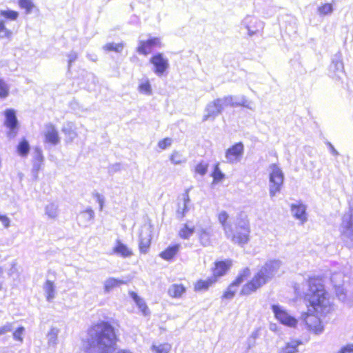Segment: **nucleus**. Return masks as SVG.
I'll return each instance as SVG.
<instances>
[{
    "instance_id": "obj_1",
    "label": "nucleus",
    "mask_w": 353,
    "mask_h": 353,
    "mask_svg": "<svg viewBox=\"0 0 353 353\" xmlns=\"http://www.w3.org/2000/svg\"><path fill=\"white\" fill-rule=\"evenodd\" d=\"M307 286V292L304 294V299L307 302V310L303 314V319L308 330L318 334L324 329L320 316L330 313L332 305L321 276L308 277Z\"/></svg>"
},
{
    "instance_id": "obj_2",
    "label": "nucleus",
    "mask_w": 353,
    "mask_h": 353,
    "mask_svg": "<svg viewBox=\"0 0 353 353\" xmlns=\"http://www.w3.org/2000/svg\"><path fill=\"white\" fill-rule=\"evenodd\" d=\"M89 332L94 334L97 346L103 353H108L115 349L119 341L115 329L108 321H99L89 328Z\"/></svg>"
},
{
    "instance_id": "obj_3",
    "label": "nucleus",
    "mask_w": 353,
    "mask_h": 353,
    "mask_svg": "<svg viewBox=\"0 0 353 353\" xmlns=\"http://www.w3.org/2000/svg\"><path fill=\"white\" fill-rule=\"evenodd\" d=\"M270 276L268 269L264 268L258 271L254 276L247 281L241 288L240 294L248 296L256 292L259 289L268 283Z\"/></svg>"
},
{
    "instance_id": "obj_4",
    "label": "nucleus",
    "mask_w": 353,
    "mask_h": 353,
    "mask_svg": "<svg viewBox=\"0 0 353 353\" xmlns=\"http://www.w3.org/2000/svg\"><path fill=\"white\" fill-rule=\"evenodd\" d=\"M250 274L251 270L249 268L247 267L243 268L235 279L228 285L221 295V299H232L235 296L240 285L248 279Z\"/></svg>"
},
{
    "instance_id": "obj_5",
    "label": "nucleus",
    "mask_w": 353,
    "mask_h": 353,
    "mask_svg": "<svg viewBox=\"0 0 353 353\" xmlns=\"http://www.w3.org/2000/svg\"><path fill=\"white\" fill-rule=\"evenodd\" d=\"M270 194L273 196L281 190L283 182V174L281 170L276 164H272L270 165Z\"/></svg>"
},
{
    "instance_id": "obj_6",
    "label": "nucleus",
    "mask_w": 353,
    "mask_h": 353,
    "mask_svg": "<svg viewBox=\"0 0 353 353\" xmlns=\"http://www.w3.org/2000/svg\"><path fill=\"white\" fill-rule=\"evenodd\" d=\"M275 319L282 325L290 327H295L298 323V320L291 316L287 310L279 305H272L271 306Z\"/></svg>"
},
{
    "instance_id": "obj_7",
    "label": "nucleus",
    "mask_w": 353,
    "mask_h": 353,
    "mask_svg": "<svg viewBox=\"0 0 353 353\" xmlns=\"http://www.w3.org/2000/svg\"><path fill=\"white\" fill-rule=\"evenodd\" d=\"M250 227L248 221H245L242 225L236 227L235 232L230 236L231 241L236 244L243 245L250 240Z\"/></svg>"
},
{
    "instance_id": "obj_8",
    "label": "nucleus",
    "mask_w": 353,
    "mask_h": 353,
    "mask_svg": "<svg viewBox=\"0 0 353 353\" xmlns=\"http://www.w3.org/2000/svg\"><path fill=\"white\" fill-rule=\"evenodd\" d=\"M162 46L160 37H150L146 40L140 41L137 48V51L143 55H148L156 48H159Z\"/></svg>"
},
{
    "instance_id": "obj_9",
    "label": "nucleus",
    "mask_w": 353,
    "mask_h": 353,
    "mask_svg": "<svg viewBox=\"0 0 353 353\" xmlns=\"http://www.w3.org/2000/svg\"><path fill=\"white\" fill-rule=\"evenodd\" d=\"M150 63L153 65L154 72L157 75H162L169 67L168 59L160 52L153 54L150 59Z\"/></svg>"
},
{
    "instance_id": "obj_10",
    "label": "nucleus",
    "mask_w": 353,
    "mask_h": 353,
    "mask_svg": "<svg viewBox=\"0 0 353 353\" xmlns=\"http://www.w3.org/2000/svg\"><path fill=\"white\" fill-rule=\"evenodd\" d=\"M4 125L9 129L8 135L14 137L17 135L19 128L16 112L13 109H7L4 112Z\"/></svg>"
},
{
    "instance_id": "obj_11",
    "label": "nucleus",
    "mask_w": 353,
    "mask_h": 353,
    "mask_svg": "<svg viewBox=\"0 0 353 353\" xmlns=\"http://www.w3.org/2000/svg\"><path fill=\"white\" fill-rule=\"evenodd\" d=\"M244 152V145L242 142H238L230 148L225 152V157L229 163H235L239 161L242 157Z\"/></svg>"
},
{
    "instance_id": "obj_12",
    "label": "nucleus",
    "mask_w": 353,
    "mask_h": 353,
    "mask_svg": "<svg viewBox=\"0 0 353 353\" xmlns=\"http://www.w3.org/2000/svg\"><path fill=\"white\" fill-rule=\"evenodd\" d=\"M232 265V261L230 259L214 261L212 269V276L217 281L221 276H224L229 271Z\"/></svg>"
},
{
    "instance_id": "obj_13",
    "label": "nucleus",
    "mask_w": 353,
    "mask_h": 353,
    "mask_svg": "<svg viewBox=\"0 0 353 353\" xmlns=\"http://www.w3.org/2000/svg\"><path fill=\"white\" fill-rule=\"evenodd\" d=\"M181 250V245L179 243H174L169 245L164 248L159 254V256L164 261H172L178 256Z\"/></svg>"
},
{
    "instance_id": "obj_14",
    "label": "nucleus",
    "mask_w": 353,
    "mask_h": 353,
    "mask_svg": "<svg viewBox=\"0 0 353 353\" xmlns=\"http://www.w3.org/2000/svg\"><path fill=\"white\" fill-rule=\"evenodd\" d=\"M112 253L123 258H130L133 256V250L121 240L117 239L112 248Z\"/></svg>"
},
{
    "instance_id": "obj_15",
    "label": "nucleus",
    "mask_w": 353,
    "mask_h": 353,
    "mask_svg": "<svg viewBox=\"0 0 353 353\" xmlns=\"http://www.w3.org/2000/svg\"><path fill=\"white\" fill-rule=\"evenodd\" d=\"M217 281L212 276L207 279H199L193 285L194 291L196 292L208 291Z\"/></svg>"
},
{
    "instance_id": "obj_16",
    "label": "nucleus",
    "mask_w": 353,
    "mask_h": 353,
    "mask_svg": "<svg viewBox=\"0 0 353 353\" xmlns=\"http://www.w3.org/2000/svg\"><path fill=\"white\" fill-rule=\"evenodd\" d=\"M45 141L52 145H57L59 143V137L57 130L53 124L46 125V130L44 132Z\"/></svg>"
},
{
    "instance_id": "obj_17",
    "label": "nucleus",
    "mask_w": 353,
    "mask_h": 353,
    "mask_svg": "<svg viewBox=\"0 0 353 353\" xmlns=\"http://www.w3.org/2000/svg\"><path fill=\"white\" fill-rule=\"evenodd\" d=\"M152 243V235H144L142 232L139 234L138 248L141 254H145L149 252Z\"/></svg>"
},
{
    "instance_id": "obj_18",
    "label": "nucleus",
    "mask_w": 353,
    "mask_h": 353,
    "mask_svg": "<svg viewBox=\"0 0 353 353\" xmlns=\"http://www.w3.org/2000/svg\"><path fill=\"white\" fill-rule=\"evenodd\" d=\"M208 107L210 109V112H208V114L203 117V121H206L210 117L213 118L216 115L219 114L223 108V103L221 99H217L212 101V103L210 105H209Z\"/></svg>"
},
{
    "instance_id": "obj_19",
    "label": "nucleus",
    "mask_w": 353,
    "mask_h": 353,
    "mask_svg": "<svg viewBox=\"0 0 353 353\" xmlns=\"http://www.w3.org/2000/svg\"><path fill=\"white\" fill-rule=\"evenodd\" d=\"M195 225L190 221L183 225L178 232V236L181 239H188L195 232Z\"/></svg>"
},
{
    "instance_id": "obj_20",
    "label": "nucleus",
    "mask_w": 353,
    "mask_h": 353,
    "mask_svg": "<svg viewBox=\"0 0 353 353\" xmlns=\"http://www.w3.org/2000/svg\"><path fill=\"white\" fill-rule=\"evenodd\" d=\"M186 292V288L181 283H174L168 289V295L174 299L181 298Z\"/></svg>"
},
{
    "instance_id": "obj_21",
    "label": "nucleus",
    "mask_w": 353,
    "mask_h": 353,
    "mask_svg": "<svg viewBox=\"0 0 353 353\" xmlns=\"http://www.w3.org/2000/svg\"><path fill=\"white\" fill-rule=\"evenodd\" d=\"M303 344L300 339H292L286 343L279 353H296L299 352L298 347Z\"/></svg>"
},
{
    "instance_id": "obj_22",
    "label": "nucleus",
    "mask_w": 353,
    "mask_h": 353,
    "mask_svg": "<svg viewBox=\"0 0 353 353\" xmlns=\"http://www.w3.org/2000/svg\"><path fill=\"white\" fill-rule=\"evenodd\" d=\"M291 210L294 216L297 219L304 222L306 220L305 206L302 203L291 205Z\"/></svg>"
},
{
    "instance_id": "obj_23",
    "label": "nucleus",
    "mask_w": 353,
    "mask_h": 353,
    "mask_svg": "<svg viewBox=\"0 0 353 353\" xmlns=\"http://www.w3.org/2000/svg\"><path fill=\"white\" fill-rule=\"evenodd\" d=\"M183 207L176 210V213L180 218H183L189 210L188 204L190 201L189 196V190L187 189L182 194Z\"/></svg>"
},
{
    "instance_id": "obj_24",
    "label": "nucleus",
    "mask_w": 353,
    "mask_h": 353,
    "mask_svg": "<svg viewBox=\"0 0 353 353\" xmlns=\"http://www.w3.org/2000/svg\"><path fill=\"white\" fill-rule=\"evenodd\" d=\"M130 297L134 300L136 303L137 307L139 308L141 312L144 315H148L149 314V310L147 304L143 301L142 298H141L136 292L131 291L129 292Z\"/></svg>"
},
{
    "instance_id": "obj_25",
    "label": "nucleus",
    "mask_w": 353,
    "mask_h": 353,
    "mask_svg": "<svg viewBox=\"0 0 353 353\" xmlns=\"http://www.w3.org/2000/svg\"><path fill=\"white\" fill-rule=\"evenodd\" d=\"M198 239L201 245L204 247L212 244V234L207 229L202 228L199 230Z\"/></svg>"
},
{
    "instance_id": "obj_26",
    "label": "nucleus",
    "mask_w": 353,
    "mask_h": 353,
    "mask_svg": "<svg viewBox=\"0 0 353 353\" xmlns=\"http://www.w3.org/2000/svg\"><path fill=\"white\" fill-rule=\"evenodd\" d=\"M216 217L219 223L227 234L228 230L230 228L229 214L226 211L222 210L217 214Z\"/></svg>"
},
{
    "instance_id": "obj_27",
    "label": "nucleus",
    "mask_w": 353,
    "mask_h": 353,
    "mask_svg": "<svg viewBox=\"0 0 353 353\" xmlns=\"http://www.w3.org/2000/svg\"><path fill=\"white\" fill-rule=\"evenodd\" d=\"M30 149L29 143L25 138L21 139L16 147L18 154L22 157H27Z\"/></svg>"
},
{
    "instance_id": "obj_28",
    "label": "nucleus",
    "mask_w": 353,
    "mask_h": 353,
    "mask_svg": "<svg viewBox=\"0 0 353 353\" xmlns=\"http://www.w3.org/2000/svg\"><path fill=\"white\" fill-rule=\"evenodd\" d=\"M125 282L122 280L115 279V278H109L104 283V290L105 292H108L114 288L119 287Z\"/></svg>"
},
{
    "instance_id": "obj_29",
    "label": "nucleus",
    "mask_w": 353,
    "mask_h": 353,
    "mask_svg": "<svg viewBox=\"0 0 353 353\" xmlns=\"http://www.w3.org/2000/svg\"><path fill=\"white\" fill-rule=\"evenodd\" d=\"M211 176L213 178V183H214L221 181L225 178L224 174L221 172V170L219 168V163H216L214 165Z\"/></svg>"
},
{
    "instance_id": "obj_30",
    "label": "nucleus",
    "mask_w": 353,
    "mask_h": 353,
    "mask_svg": "<svg viewBox=\"0 0 353 353\" xmlns=\"http://www.w3.org/2000/svg\"><path fill=\"white\" fill-rule=\"evenodd\" d=\"M18 5L26 14L30 13L36 8L32 0H18Z\"/></svg>"
},
{
    "instance_id": "obj_31",
    "label": "nucleus",
    "mask_w": 353,
    "mask_h": 353,
    "mask_svg": "<svg viewBox=\"0 0 353 353\" xmlns=\"http://www.w3.org/2000/svg\"><path fill=\"white\" fill-rule=\"evenodd\" d=\"M171 345L168 343L152 345L151 346V349L154 353H169L171 350Z\"/></svg>"
},
{
    "instance_id": "obj_32",
    "label": "nucleus",
    "mask_w": 353,
    "mask_h": 353,
    "mask_svg": "<svg viewBox=\"0 0 353 353\" xmlns=\"http://www.w3.org/2000/svg\"><path fill=\"white\" fill-rule=\"evenodd\" d=\"M10 95V86L6 81L0 77V99H3Z\"/></svg>"
},
{
    "instance_id": "obj_33",
    "label": "nucleus",
    "mask_w": 353,
    "mask_h": 353,
    "mask_svg": "<svg viewBox=\"0 0 353 353\" xmlns=\"http://www.w3.org/2000/svg\"><path fill=\"white\" fill-rule=\"evenodd\" d=\"M0 16L7 20L15 21L19 17V12L12 10H1Z\"/></svg>"
},
{
    "instance_id": "obj_34",
    "label": "nucleus",
    "mask_w": 353,
    "mask_h": 353,
    "mask_svg": "<svg viewBox=\"0 0 353 353\" xmlns=\"http://www.w3.org/2000/svg\"><path fill=\"white\" fill-rule=\"evenodd\" d=\"M46 298L48 301L52 300L54 296V286L51 281H46L44 285Z\"/></svg>"
},
{
    "instance_id": "obj_35",
    "label": "nucleus",
    "mask_w": 353,
    "mask_h": 353,
    "mask_svg": "<svg viewBox=\"0 0 353 353\" xmlns=\"http://www.w3.org/2000/svg\"><path fill=\"white\" fill-rule=\"evenodd\" d=\"M247 29L250 34H253L260 32L262 30V26L261 23L258 22L256 19L251 20L247 25Z\"/></svg>"
},
{
    "instance_id": "obj_36",
    "label": "nucleus",
    "mask_w": 353,
    "mask_h": 353,
    "mask_svg": "<svg viewBox=\"0 0 353 353\" xmlns=\"http://www.w3.org/2000/svg\"><path fill=\"white\" fill-rule=\"evenodd\" d=\"M123 46V43H108L103 46V50L106 52H120L122 50Z\"/></svg>"
},
{
    "instance_id": "obj_37",
    "label": "nucleus",
    "mask_w": 353,
    "mask_h": 353,
    "mask_svg": "<svg viewBox=\"0 0 353 353\" xmlns=\"http://www.w3.org/2000/svg\"><path fill=\"white\" fill-rule=\"evenodd\" d=\"M139 91L144 94L150 95L152 94L151 85L149 80L141 82L138 86Z\"/></svg>"
},
{
    "instance_id": "obj_38",
    "label": "nucleus",
    "mask_w": 353,
    "mask_h": 353,
    "mask_svg": "<svg viewBox=\"0 0 353 353\" xmlns=\"http://www.w3.org/2000/svg\"><path fill=\"white\" fill-rule=\"evenodd\" d=\"M12 35V31L6 27L4 21H0V38L10 39Z\"/></svg>"
},
{
    "instance_id": "obj_39",
    "label": "nucleus",
    "mask_w": 353,
    "mask_h": 353,
    "mask_svg": "<svg viewBox=\"0 0 353 353\" xmlns=\"http://www.w3.org/2000/svg\"><path fill=\"white\" fill-rule=\"evenodd\" d=\"M208 169V164L204 162H200L194 167V172L201 176L204 175Z\"/></svg>"
},
{
    "instance_id": "obj_40",
    "label": "nucleus",
    "mask_w": 353,
    "mask_h": 353,
    "mask_svg": "<svg viewBox=\"0 0 353 353\" xmlns=\"http://www.w3.org/2000/svg\"><path fill=\"white\" fill-rule=\"evenodd\" d=\"M333 9L331 3H326L318 8V12L321 15H327L332 13Z\"/></svg>"
},
{
    "instance_id": "obj_41",
    "label": "nucleus",
    "mask_w": 353,
    "mask_h": 353,
    "mask_svg": "<svg viewBox=\"0 0 353 353\" xmlns=\"http://www.w3.org/2000/svg\"><path fill=\"white\" fill-rule=\"evenodd\" d=\"M170 159L172 161V163L175 165L181 164L183 162L185 161L182 155L179 152H176V151H174L171 154V155L170 157Z\"/></svg>"
},
{
    "instance_id": "obj_42",
    "label": "nucleus",
    "mask_w": 353,
    "mask_h": 353,
    "mask_svg": "<svg viewBox=\"0 0 353 353\" xmlns=\"http://www.w3.org/2000/svg\"><path fill=\"white\" fill-rule=\"evenodd\" d=\"M172 143V139L170 137H165L158 142V147L161 150H165L169 148Z\"/></svg>"
},
{
    "instance_id": "obj_43",
    "label": "nucleus",
    "mask_w": 353,
    "mask_h": 353,
    "mask_svg": "<svg viewBox=\"0 0 353 353\" xmlns=\"http://www.w3.org/2000/svg\"><path fill=\"white\" fill-rule=\"evenodd\" d=\"M46 214L52 219L57 216V209L53 205H48L46 209Z\"/></svg>"
},
{
    "instance_id": "obj_44",
    "label": "nucleus",
    "mask_w": 353,
    "mask_h": 353,
    "mask_svg": "<svg viewBox=\"0 0 353 353\" xmlns=\"http://www.w3.org/2000/svg\"><path fill=\"white\" fill-rule=\"evenodd\" d=\"M24 332V327L22 326H20L16 329V330L13 332V338L21 342L23 341L22 334Z\"/></svg>"
},
{
    "instance_id": "obj_45",
    "label": "nucleus",
    "mask_w": 353,
    "mask_h": 353,
    "mask_svg": "<svg viewBox=\"0 0 353 353\" xmlns=\"http://www.w3.org/2000/svg\"><path fill=\"white\" fill-rule=\"evenodd\" d=\"M35 155H34V161L39 164H41L43 161V155L42 151L40 148H35L34 150Z\"/></svg>"
},
{
    "instance_id": "obj_46",
    "label": "nucleus",
    "mask_w": 353,
    "mask_h": 353,
    "mask_svg": "<svg viewBox=\"0 0 353 353\" xmlns=\"http://www.w3.org/2000/svg\"><path fill=\"white\" fill-rule=\"evenodd\" d=\"M12 329V325L11 323H8L0 327V335L6 334L8 332H10Z\"/></svg>"
},
{
    "instance_id": "obj_47",
    "label": "nucleus",
    "mask_w": 353,
    "mask_h": 353,
    "mask_svg": "<svg viewBox=\"0 0 353 353\" xmlns=\"http://www.w3.org/2000/svg\"><path fill=\"white\" fill-rule=\"evenodd\" d=\"M338 353H353V344H348L344 346Z\"/></svg>"
},
{
    "instance_id": "obj_48",
    "label": "nucleus",
    "mask_w": 353,
    "mask_h": 353,
    "mask_svg": "<svg viewBox=\"0 0 353 353\" xmlns=\"http://www.w3.org/2000/svg\"><path fill=\"white\" fill-rule=\"evenodd\" d=\"M0 221L2 222L4 227L8 228L10 225V219L6 215L0 214Z\"/></svg>"
},
{
    "instance_id": "obj_49",
    "label": "nucleus",
    "mask_w": 353,
    "mask_h": 353,
    "mask_svg": "<svg viewBox=\"0 0 353 353\" xmlns=\"http://www.w3.org/2000/svg\"><path fill=\"white\" fill-rule=\"evenodd\" d=\"M62 132L65 134L68 135V136H70L72 134H74L75 135L74 132L72 130H71L70 128H62Z\"/></svg>"
},
{
    "instance_id": "obj_50",
    "label": "nucleus",
    "mask_w": 353,
    "mask_h": 353,
    "mask_svg": "<svg viewBox=\"0 0 353 353\" xmlns=\"http://www.w3.org/2000/svg\"><path fill=\"white\" fill-rule=\"evenodd\" d=\"M117 353H132V352H130V351H128V350H121L118 351V352H117Z\"/></svg>"
},
{
    "instance_id": "obj_51",
    "label": "nucleus",
    "mask_w": 353,
    "mask_h": 353,
    "mask_svg": "<svg viewBox=\"0 0 353 353\" xmlns=\"http://www.w3.org/2000/svg\"><path fill=\"white\" fill-rule=\"evenodd\" d=\"M135 59H138V57H136V56H134V57H132V58H131V60H132V61H134V60H135Z\"/></svg>"
}]
</instances>
